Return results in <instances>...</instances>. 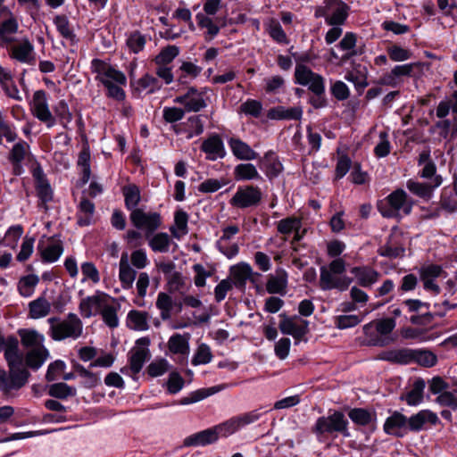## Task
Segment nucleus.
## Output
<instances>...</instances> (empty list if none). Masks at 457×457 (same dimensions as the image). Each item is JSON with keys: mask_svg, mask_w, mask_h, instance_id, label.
Instances as JSON below:
<instances>
[{"mask_svg": "<svg viewBox=\"0 0 457 457\" xmlns=\"http://www.w3.org/2000/svg\"><path fill=\"white\" fill-rule=\"evenodd\" d=\"M38 283L39 278L36 274L22 276L18 281L17 290L21 296L29 297L34 294Z\"/></svg>", "mask_w": 457, "mask_h": 457, "instance_id": "obj_44", "label": "nucleus"}, {"mask_svg": "<svg viewBox=\"0 0 457 457\" xmlns=\"http://www.w3.org/2000/svg\"><path fill=\"white\" fill-rule=\"evenodd\" d=\"M347 417L357 427L369 428L371 432L377 428V412L362 407L350 408Z\"/></svg>", "mask_w": 457, "mask_h": 457, "instance_id": "obj_19", "label": "nucleus"}, {"mask_svg": "<svg viewBox=\"0 0 457 457\" xmlns=\"http://www.w3.org/2000/svg\"><path fill=\"white\" fill-rule=\"evenodd\" d=\"M295 83L301 86H308V89L313 94L308 103L314 109L324 108L328 105L325 93V79L314 72L306 65L298 64L295 70Z\"/></svg>", "mask_w": 457, "mask_h": 457, "instance_id": "obj_3", "label": "nucleus"}, {"mask_svg": "<svg viewBox=\"0 0 457 457\" xmlns=\"http://www.w3.org/2000/svg\"><path fill=\"white\" fill-rule=\"evenodd\" d=\"M217 442V434L209 428L187 436L183 441L186 447L205 446Z\"/></svg>", "mask_w": 457, "mask_h": 457, "instance_id": "obj_28", "label": "nucleus"}, {"mask_svg": "<svg viewBox=\"0 0 457 457\" xmlns=\"http://www.w3.org/2000/svg\"><path fill=\"white\" fill-rule=\"evenodd\" d=\"M145 239L148 240V245L154 253H167L171 243V238L166 232L156 234L154 232L149 238Z\"/></svg>", "mask_w": 457, "mask_h": 457, "instance_id": "obj_43", "label": "nucleus"}, {"mask_svg": "<svg viewBox=\"0 0 457 457\" xmlns=\"http://www.w3.org/2000/svg\"><path fill=\"white\" fill-rule=\"evenodd\" d=\"M233 155L237 160L252 161L257 160L259 154L251 146L238 137H230L228 141Z\"/></svg>", "mask_w": 457, "mask_h": 457, "instance_id": "obj_26", "label": "nucleus"}, {"mask_svg": "<svg viewBox=\"0 0 457 457\" xmlns=\"http://www.w3.org/2000/svg\"><path fill=\"white\" fill-rule=\"evenodd\" d=\"M4 351L6 361H23L22 355L19 353V341L15 336L4 338L0 335V352Z\"/></svg>", "mask_w": 457, "mask_h": 457, "instance_id": "obj_29", "label": "nucleus"}, {"mask_svg": "<svg viewBox=\"0 0 457 457\" xmlns=\"http://www.w3.org/2000/svg\"><path fill=\"white\" fill-rule=\"evenodd\" d=\"M124 196L125 207L129 211L138 209L137 206L141 201L140 189L136 184H129L121 188Z\"/></svg>", "mask_w": 457, "mask_h": 457, "instance_id": "obj_40", "label": "nucleus"}, {"mask_svg": "<svg viewBox=\"0 0 457 457\" xmlns=\"http://www.w3.org/2000/svg\"><path fill=\"white\" fill-rule=\"evenodd\" d=\"M53 22L59 35L63 39L69 41L71 46H76L79 42V38L77 37L73 26L70 22L67 15L57 14L54 17Z\"/></svg>", "mask_w": 457, "mask_h": 457, "instance_id": "obj_24", "label": "nucleus"}, {"mask_svg": "<svg viewBox=\"0 0 457 457\" xmlns=\"http://www.w3.org/2000/svg\"><path fill=\"white\" fill-rule=\"evenodd\" d=\"M53 110L55 119H58L62 127L67 129V124L73 119V115L70 111L68 103L64 99H62L54 106Z\"/></svg>", "mask_w": 457, "mask_h": 457, "instance_id": "obj_52", "label": "nucleus"}, {"mask_svg": "<svg viewBox=\"0 0 457 457\" xmlns=\"http://www.w3.org/2000/svg\"><path fill=\"white\" fill-rule=\"evenodd\" d=\"M405 246L403 234L393 229L386 237V243L378 248V254L388 259L403 258Z\"/></svg>", "mask_w": 457, "mask_h": 457, "instance_id": "obj_13", "label": "nucleus"}, {"mask_svg": "<svg viewBox=\"0 0 457 457\" xmlns=\"http://www.w3.org/2000/svg\"><path fill=\"white\" fill-rule=\"evenodd\" d=\"M168 347L174 354L187 355L189 353L188 338L180 334H175L170 337Z\"/></svg>", "mask_w": 457, "mask_h": 457, "instance_id": "obj_48", "label": "nucleus"}, {"mask_svg": "<svg viewBox=\"0 0 457 457\" xmlns=\"http://www.w3.org/2000/svg\"><path fill=\"white\" fill-rule=\"evenodd\" d=\"M131 95L134 98H143L145 95H153L162 88L159 79L150 73H145L139 79H131L129 81Z\"/></svg>", "mask_w": 457, "mask_h": 457, "instance_id": "obj_14", "label": "nucleus"}, {"mask_svg": "<svg viewBox=\"0 0 457 457\" xmlns=\"http://www.w3.org/2000/svg\"><path fill=\"white\" fill-rule=\"evenodd\" d=\"M31 174L35 181V190L38 198L37 207L47 212L49 210L48 204L54 199V190L38 162L32 168Z\"/></svg>", "mask_w": 457, "mask_h": 457, "instance_id": "obj_7", "label": "nucleus"}, {"mask_svg": "<svg viewBox=\"0 0 457 457\" xmlns=\"http://www.w3.org/2000/svg\"><path fill=\"white\" fill-rule=\"evenodd\" d=\"M129 220L137 229L145 231V238H149L162 224V218L160 212H145L141 208L133 210L129 214Z\"/></svg>", "mask_w": 457, "mask_h": 457, "instance_id": "obj_6", "label": "nucleus"}, {"mask_svg": "<svg viewBox=\"0 0 457 457\" xmlns=\"http://www.w3.org/2000/svg\"><path fill=\"white\" fill-rule=\"evenodd\" d=\"M302 227V220L299 217L289 216L280 220L277 223V230L282 235H289L294 230H300Z\"/></svg>", "mask_w": 457, "mask_h": 457, "instance_id": "obj_56", "label": "nucleus"}, {"mask_svg": "<svg viewBox=\"0 0 457 457\" xmlns=\"http://www.w3.org/2000/svg\"><path fill=\"white\" fill-rule=\"evenodd\" d=\"M19 335L21 337V344L25 347L36 348L43 345L44 337L36 330L20 329Z\"/></svg>", "mask_w": 457, "mask_h": 457, "instance_id": "obj_54", "label": "nucleus"}, {"mask_svg": "<svg viewBox=\"0 0 457 457\" xmlns=\"http://www.w3.org/2000/svg\"><path fill=\"white\" fill-rule=\"evenodd\" d=\"M118 309L119 307L113 305H105L101 311L103 320L110 328H115L119 326Z\"/></svg>", "mask_w": 457, "mask_h": 457, "instance_id": "obj_63", "label": "nucleus"}, {"mask_svg": "<svg viewBox=\"0 0 457 457\" xmlns=\"http://www.w3.org/2000/svg\"><path fill=\"white\" fill-rule=\"evenodd\" d=\"M212 429L217 434V440L221 437H227L239 429V425L235 417L223 422L220 425L212 427Z\"/></svg>", "mask_w": 457, "mask_h": 457, "instance_id": "obj_61", "label": "nucleus"}, {"mask_svg": "<svg viewBox=\"0 0 457 457\" xmlns=\"http://www.w3.org/2000/svg\"><path fill=\"white\" fill-rule=\"evenodd\" d=\"M426 382L422 378H417L412 384V388L402 394L399 397L400 401H405L410 406H417L424 401V389Z\"/></svg>", "mask_w": 457, "mask_h": 457, "instance_id": "obj_32", "label": "nucleus"}, {"mask_svg": "<svg viewBox=\"0 0 457 457\" xmlns=\"http://www.w3.org/2000/svg\"><path fill=\"white\" fill-rule=\"evenodd\" d=\"M352 167V160L347 154H342L338 156L335 174L334 181H338L343 179Z\"/></svg>", "mask_w": 457, "mask_h": 457, "instance_id": "obj_58", "label": "nucleus"}, {"mask_svg": "<svg viewBox=\"0 0 457 457\" xmlns=\"http://www.w3.org/2000/svg\"><path fill=\"white\" fill-rule=\"evenodd\" d=\"M91 71L96 73L95 79L104 87V95L107 98L117 102H123L126 99V92L122 86L127 85L126 75L105 61L94 58L91 61Z\"/></svg>", "mask_w": 457, "mask_h": 457, "instance_id": "obj_1", "label": "nucleus"}, {"mask_svg": "<svg viewBox=\"0 0 457 457\" xmlns=\"http://www.w3.org/2000/svg\"><path fill=\"white\" fill-rule=\"evenodd\" d=\"M280 321L278 328L284 335H290L295 340V345L300 341L307 342L305 336L309 333V321L300 319L301 324H296L295 320L297 316L289 317L285 312L279 314Z\"/></svg>", "mask_w": 457, "mask_h": 457, "instance_id": "obj_10", "label": "nucleus"}, {"mask_svg": "<svg viewBox=\"0 0 457 457\" xmlns=\"http://www.w3.org/2000/svg\"><path fill=\"white\" fill-rule=\"evenodd\" d=\"M10 57L22 63L35 62L34 46L28 38H23L19 45L11 47Z\"/></svg>", "mask_w": 457, "mask_h": 457, "instance_id": "obj_23", "label": "nucleus"}, {"mask_svg": "<svg viewBox=\"0 0 457 457\" xmlns=\"http://www.w3.org/2000/svg\"><path fill=\"white\" fill-rule=\"evenodd\" d=\"M10 17L0 23V46L13 43L14 37L8 35L15 34L18 31L19 24L16 18L9 11Z\"/></svg>", "mask_w": 457, "mask_h": 457, "instance_id": "obj_37", "label": "nucleus"}, {"mask_svg": "<svg viewBox=\"0 0 457 457\" xmlns=\"http://www.w3.org/2000/svg\"><path fill=\"white\" fill-rule=\"evenodd\" d=\"M323 3L329 7V17H326L328 26L344 25L350 14V6L343 0H324Z\"/></svg>", "mask_w": 457, "mask_h": 457, "instance_id": "obj_16", "label": "nucleus"}, {"mask_svg": "<svg viewBox=\"0 0 457 457\" xmlns=\"http://www.w3.org/2000/svg\"><path fill=\"white\" fill-rule=\"evenodd\" d=\"M276 276L270 275L266 283V290L270 295H286L287 287V273L283 269L276 271Z\"/></svg>", "mask_w": 457, "mask_h": 457, "instance_id": "obj_33", "label": "nucleus"}, {"mask_svg": "<svg viewBox=\"0 0 457 457\" xmlns=\"http://www.w3.org/2000/svg\"><path fill=\"white\" fill-rule=\"evenodd\" d=\"M48 355V350L44 345H40V347H36L29 351L26 353L24 361L28 368L37 370L43 365Z\"/></svg>", "mask_w": 457, "mask_h": 457, "instance_id": "obj_38", "label": "nucleus"}, {"mask_svg": "<svg viewBox=\"0 0 457 457\" xmlns=\"http://www.w3.org/2000/svg\"><path fill=\"white\" fill-rule=\"evenodd\" d=\"M303 116V110L301 107L286 108L282 105H278L270 108L267 112V118L276 120H299Z\"/></svg>", "mask_w": 457, "mask_h": 457, "instance_id": "obj_31", "label": "nucleus"}, {"mask_svg": "<svg viewBox=\"0 0 457 457\" xmlns=\"http://www.w3.org/2000/svg\"><path fill=\"white\" fill-rule=\"evenodd\" d=\"M436 316L443 318L445 316V312H431L427 311L426 312L420 314H411L409 318V320L412 325L427 326L434 320Z\"/></svg>", "mask_w": 457, "mask_h": 457, "instance_id": "obj_57", "label": "nucleus"}, {"mask_svg": "<svg viewBox=\"0 0 457 457\" xmlns=\"http://www.w3.org/2000/svg\"><path fill=\"white\" fill-rule=\"evenodd\" d=\"M200 150L208 154L207 159L211 161H215L217 158H224L226 155L223 141L220 136L216 133H213L203 141Z\"/></svg>", "mask_w": 457, "mask_h": 457, "instance_id": "obj_22", "label": "nucleus"}, {"mask_svg": "<svg viewBox=\"0 0 457 457\" xmlns=\"http://www.w3.org/2000/svg\"><path fill=\"white\" fill-rule=\"evenodd\" d=\"M195 19L200 28L207 29V31L204 34V39L206 41H211L214 37H216L219 34L220 27L217 24H215L210 17L199 12L196 14Z\"/></svg>", "mask_w": 457, "mask_h": 457, "instance_id": "obj_51", "label": "nucleus"}, {"mask_svg": "<svg viewBox=\"0 0 457 457\" xmlns=\"http://www.w3.org/2000/svg\"><path fill=\"white\" fill-rule=\"evenodd\" d=\"M406 187L412 195L425 201L430 200L433 196L432 187L429 183L419 182L411 179L407 180Z\"/></svg>", "mask_w": 457, "mask_h": 457, "instance_id": "obj_46", "label": "nucleus"}, {"mask_svg": "<svg viewBox=\"0 0 457 457\" xmlns=\"http://www.w3.org/2000/svg\"><path fill=\"white\" fill-rule=\"evenodd\" d=\"M185 385V380L178 371H171L166 382L167 391L170 395L179 393Z\"/></svg>", "mask_w": 457, "mask_h": 457, "instance_id": "obj_64", "label": "nucleus"}, {"mask_svg": "<svg viewBox=\"0 0 457 457\" xmlns=\"http://www.w3.org/2000/svg\"><path fill=\"white\" fill-rule=\"evenodd\" d=\"M109 297L107 294L97 291L96 295L83 298L79 305L81 316L83 318H90L93 315V306L101 307L103 302Z\"/></svg>", "mask_w": 457, "mask_h": 457, "instance_id": "obj_36", "label": "nucleus"}, {"mask_svg": "<svg viewBox=\"0 0 457 457\" xmlns=\"http://www.w3.org/2000/svg\"><path fill=\"white\" fill-rule=\"evenodd\" d=\"M146 44V37L139 30L130 32L126 39V46L130 53L138 54L142 52Z\"/></svg>", "mask_w": 457, "mask_h": 457, "instance_id": "obj_53", "label": "nucleus"}, {"mask_svg": "<svg viewBox=\"0 0 457 457\" xmlns=\"http://www.w3.org/2000/svg\"><path fill=\"white\" fill-rule=\"evenodd\" d=\"M173 130L176 134L187 133V138L201 135L204 132V122L201 120V115L188 117L187 122L174 125Z\"/></svg>", "mask_w": 457, "mask_h": 457, "instance_id": "obj_30", "label": "nucleus"}, {"mask_svg": "<svg viewBox=\"0 0 457 457\" xmlns=\"http://www.w3.org/2000/svg\"><path fill=\"white\" fill-rule=\"evenodd\" d=\"M151 341L148 337H143L136 341V346L129 353L128 361L134 375L138 374L145 362L150 358L148 346Z\"/></svg>", "mask_w": 457, "mask_h": 457, "instance_id": "obj_11", "label": "nucleus"}, {"mask_svg": "<svg viewBox=\"0 0 457 457\" xmlns=\"http://www.w3.org/2000/svg\"><path fill=\"white\" fill-rule=\"evenodd\" d=\"M357 42V35L353 32H346L341 41L338 43L337 46L343 50L347 51L342 56V61L345 62L352 58L353 56L357 54V52L354 50Z\"/></svg>", "mask_w": 457, "mask_h": 457, "instance_id": "obj_47", "label": "nucleus"}, {"mask_svg": "<svg viewBox=\"0 0 457 457\" xmlns=\"http://www.w3.org/2000/svg\"><path fill=\"white\" fill-rule=\"evenodd\" d=\"M179 54V47L175 45H169L161 49L159 54L154 58L157 66L168 65Z\"/></svg>", "mask_w": 457, "mask_h": 457, "instance_id": "obj_49", "label": "nucleus"}, {"mask_svg": "<svg viewBox=\"0 0 457 457\" xmlns=\"http://www.w3.org/2000/svg\"><path fill=\"white\" fill-rule=\"evenodd\" d=\"M350 272L354 275L358 285L362 287H370L380 276L378 271L368 265L353 267Z\"/></svg>", "mask_w": 457, "mask_h": 457, "instance_id": "obj_27", "label": "nucleus"}, {"mask_svg": "<svg viewBox=\"0 0 457 457\" xmlns=\"http://www.w3.org/2000/svg\"><path fill=\"white\" fill-rule=\"evenodd\" d=\"M50 323V337L54 341H62L66 338H78L82 334L83 324L75 313H69L65 320L58 317L48 319Z\"/></svg>", "mask_w": 457, "mask_h": 457, "instance_id": "obj_5", "label": "nucleus"}, {"mask_svg": "<svg viewBox=\"0 0 457 457\" xmlns=\"http://www.w3.org/2000/svg\"><path fill=\"white\" fill-rule=\"evenodd\" d=\"M230 275L232 277V286H235L238 290L244 292L245 289L247 280L254 283L253 272L252 267L245 262H240L230 268Z\"/></svg>", "mask_w": 457, "mask_h": 457, "instance_id": "obj_21", "label": "nucleus"}, {"mask_svg": "<svg viewBox=\"0 0 457 457\" xmlns=\"http://www.w3.org/2000/svg\"><path fill=\"white\" fill-rule=\"evenodd\" d=\"M413 355V362L426 368L434 367L437 362L436 355L429 350L414 349Z\"/></svg>", "mask_w": 457, "mask_h": 457, "instance_id": "obj_55", "label": "nucleus"}, {"mask_svg": "<svg viewBox=\"0 0 457 457\" xmlns=\"http://www.w3.org/2000/svg\"><path fill=\"white\" fill-rule=\"evenodd\" d=\"M128 326L137 331H144L149 328L148 313L146 312L131 310L127 316Z\"/></svg>", "mask_w": 457, "mask_h": 457, "instance_id": "obj_41", "label": "nucleus"}, {"mask_svg": "<svg viewBox=\"0 0 457 457\" xmlns=\"http://www.w3.org/2000/svg\"><path fill=\"white\" fill-rule=\"evenodd\" d=\"M156 308L161 311V318L163 320H170L171 317V311L173 309L172 297L165 293L160 292L155 303Z\"/></svg>", "mask_w": 457, "mask_h": 457, "instance_id": "obj_50", "label": "nucleus"}, {"mask_svg": "<svg viewBox=\"0 0 457 457\" xmlns=\"http://www.w3.org/2000/svg\"><path fill=\"white\" fill-rule=\"evenodd\" d=\"M386 53L389 59L393 62H403L412 56V53L410 49L403 48L396 44L387 46Z\"/></svg>", "mask_w": 457, "mask_h": 457, "instance_id": "obj_59", "label": "nucleus"}, {"mask_svg": "<svg viewBox=\"0 0 457 457\" xmlns=\"http://www.w3.org/2000/svg\"><path fill=\"white\" fill-rule=\"evenodd\" d=\"M47 394L53 398L65 400L75 396L77 390L64 382H58L49 386Z\"/></svg>", "mask_w": 457, "mask_h": 457, "instance_id": "obj_45", "label": "nucleus"}, {"mask_svg": "<svg viewBox=\"0 0 457 457\" xmlns=\"http://www.w3.org/2000/svg\"><path fill=\"white\" fill-rule=\"evenodd\" d=\"M49 244L45 246L44 242L40 241L37 245V251L40 253L41 260L45 263H52L58 261L63 253V243L60 239V235H54L48 237Z\"/></svg>", "mask_w": 457, "mask_h": 457, "instance_id": "obj_17", "label": "nucleus"}, {"mask_svg": "<svg viewBox=\"0 0 457 457\" xmlns=\"http://www.w3.org/2000/svg\"><path fill=\"white\" fill-rule=\"evenodd\" d=\"M257 160L259 168L270 181L278 178L284 170L278 155L273 150H269L262 157L259 156Z\"/></svg>", "mask_w": 457, "mask_h": 457, "instance_id": "obj_15", "label": "nucleus"}, {"mask_svg": "<svg viewBox=\"0 0 457 457\" xmlns=\"http://www.w3.org/2000/svg\"><path fill=\"white\" fill-rule=\"evenodd\" d=\"M29 104L32 115L45 123L47 128H52L56 124V119L49 109L47 93L45 90L35 91Z\"/></svg>", "mask_w": 457, "mask_h": 457, "instance_id": "obj_9", "label": "nucleus"}, {"mask_svg": "<svg viewBox=\"0 0 457 457\" xmlns=\"http://www.w3.org/2000/svg\"><path fill=\"white\" fill-rule=\"evenodd\" d=\"M427 423L436 426L440 423V420L436 412L428 409L421 410L408 418L409 431L420 432L425 429Z\"/></svg>", "mask_w": 457, "mask_h": 457, "instance_id": "obj_20", "label": "nucleus"}, {"mask_svg": "<svg viewBox=\"0 0 457 457\" xmlns=\"http://www.w3.org/2000/svg\"><path fill=\"white\" fill-rule=\"evenodd\" d=\"M262 199V193L259 187L246 185L238 187L237 192L229 200V204L237 209L257 207Z\"/></svg>", "mask_w": 457, "mask_h": 457, "instance_id": "obj_8", "label": "nucleus"}, {"mask_svg": "<svg viewBox=\"0 0 457 457\" xmlns=\"http://www.w3.org/2000/svg\"><path fill=\"white\" fill-rule=\"evenodd\" d=\"M407 201V194L403 188H397L390 193L384 200L377 203L378 211L385 218H392L395 212L403 207Z\"/></svg>", "mask_w": 457, "mask_h": 457, "instance_id": "obj_12", "label": "nucleus"}, {"mask_svg": "<svg viewBox=\"0 0 457 457\" xmlns=\"http://www.w3.org/2000/svg\"><path fill=\"white\" fill-rule=\"evenodd\" d=\"M212 353L210 347L206 344H201L197 347L196 352L191 360V363L194 366L207 364L212 361Z\"/></svg>", "mask_w": 457, "mask_h": 457, "instance_id": "obj_62", "label": "nucleus"}, {"mask_svg": "<svg viewBox=\"0 0 457 457\" xmlns=\"http://www.w3.org/2000/svg\"><path fill=\"white\" fill-rule=\"evenodd\" d=\"M228 387L227 384H220L211 387L200 388L195 391L191 392L187 396L182 397L179 401V404L187 405L191 403H197L202 401L208 396H211L220 391Z\"/></svg>", "mask_w": 457, "mask_h": 457, "instance_id": "obj_34", "label": "nucleus"}, {"mask_svg": "<svg viewBox=\"0 0 457 457\" xmlns=\"http://www.w3.org/2000/svg\"><path fill=\"white\" fill-rule=\"evenodd\" d=\"M311 432L320 443L339 436L345 438L351 436L347 417L343 411L336 409H329L327 415L319 417L312 426Z\"/></svg>", "mask_w": 457, "mask_h": 457, "instance_id": "obj_2", "label": "nucleus"}, {"mask_svg": "<svg viewBox=\"0 0 457 457\" xmlns=\"http://www.w3.org/2000/svg\"><path fill=\"white\" fill-rule=\"evenodd\" d=\"M414 349L400 348L384 351L379 354V359L392 363L407 365L413 363Z\"/></svg>", "mask_w": 457, "mask_h": 457, "instance_id": "obj_25", "label": "nucleus"}, {"mask_svg": "<svg viewBox=\"0 0 457 457\" xmlns=\"http://www.w3.org/2000/svg\"><path fill=\"white\" fill-rule=\"evenodd\" d=\"M268 33L270 37L278 44H288L289 42L287 36L282 29L280 23L275 19L270 20L268 28Z\"/></svg>", "mask_w": 457, "mask_h": 457, "instance_id": "obj_60", "label": "nucleus"}, {"mask_svg": "<svg viewBox=\"0 0 457 457\" xmlns=\"http://www.w3.org/2000/svg\"><path fill=\"white\" fill-rule=\"evenodd\" d=\"M234 179L236 181L262 180V178L259 174L256 167L250 162L239 163L234 168Z\"/></svg>", "mask_w": 457, "mask_h": 457, "instance_id": "obj_39", "label": "nucleus"}, {"mask_svg": "<svg viewBox=\"0 0 457 457\" xmlns=\"http://www.w3.org/2000/svg\"><path fill=\"white\" fill-rule=\"evenodd\" d=\"M50 311L51 304L44 296H39L29 303V317L31 319L46 317Z\"/></svg>", "mask_w": 457, "mask_h": 457, "instance_id": "obj_42", "label": "nucleus"}, {"mask_svg": "<svg viewBox=\"0 0 457 457\" xmlns=\"http://www.w3.org/2000/svg\"><path fill=\"white\" fill-rule=\"evenodd\" d=\"M383 430L386 435L397 438L403 437L409 432L408 417L398 411H395L386 419Z\"/></svg>", "mask_w": 457, "mask_h": 457, "instance_id": "obj_18", "label": "nucleus"}, {"mask_svg": "<svg viewBox=\"0 0 457 457\" xmlns=\"http://www.w3.org/2000/svg\"><path fill=\"white\" fill-rule=\"evenodd\" d=\"M8 370L0 369V393L8 399L15 396L29 381V371L23 367V361H6Z\"/></svg>", "mask_w": 457, "mask_h": 457, "instance_id": "obj_4", "label": "nucleus"}, {"mask_svg": "<svg viewBox=\"0 0 457 457\" xmlns=\"http://www.w3.org/2000/svg\"><path fill=\"white\" fill-rule=\"evenodd\" d=\"M137 271L131 268L128 261V253H123L120 261L119 278L123 289L132 288Z\"/></svg>", "mask_w": 457, "mask_h": 457, "instance_id": "obj_35", "label": "nucleus"}]
</instances>
